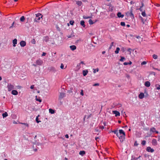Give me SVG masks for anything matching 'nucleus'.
<instances>
[{
  "mask_svg": "<svg viewBox=\"0 0 160 160\" xmlns=\"http://www.w3.org/2000/svg\"><path fill=\"white\" fill-rule=\"evenodd\" d=\"M88 72V70H83L82 71V74H83V75L84 76H86L87 75Z\"/></svg>",
  "mask_w": 160,
  "mask_h": 160,
  "instance_id": "19",
  "label": "nucleus"
},
{
  "mask_svg": "<svg viewBox=\"0 0 160 160\" xmlns=\"http://www.w3.org/2000/svg\"><path fill=\"white\" fill-rule=\"evenodd\" d=\"M36 100L37 101H38L39 102H41L42 101V100L40 99H36Z\"/></svg>",
  "mask_w": 160,
  "mask_h": 160,
  "instance_id": "55",
  "label": "nucleus"
},
{
  "mask_svg": "<svg viewBox=\"0 0 160 160\" xmlns=\"http://www.w3.org/2000/svg\"><path fill=\"white\" fill-rule=\"evenodd\" d=\"M49 112L51 114H54L55 113V111L52 109H49Z\"/></svg>",
  "mask_w": 160,
  "mask_h": 160,
  "instance_id": "24",
  "label": "nucleus"
},
{
  "mask_svg": "<svg viewBox=\"0 0 160 160\" xmlns=\"http://www.w3.org/2000/svg\"><path fill=\"white\" fill-rule=\"evenodd\" d=\"M33 150H34V151H37V149L36 148V149H33Z\"/></svg>",
  "mask_w": 160,
  "mask_h": 160,
  "instance_id": "64",
  "label": "nucleus"
},
{
  "mask_svg": "<svg viewBox=\"0 0 160 160\" xmlns=\"http://www.w3.org/2000/svg\"><path fill=\"white\" fill-rule=\"evenodd\" d=\"M20 44L21 47H24L26 46V42L25 41H22L21 42H20Z\"/></svg>",
  "mask_w": 160,
  "mask_h": 160,
  "instance_id": "8",
  "label": "nucleus"
},
{
  "mask_svg": "<svg viewBox=\"0 0 160 160\" xmlns=\"http://www.w3.org/2000/svg\"><path fill=\"white\" fill-rule=\"evenodd\" d=\"M120 50V48L118 47L116 48V50L115 51V52L116 54H118L119 53V51Z\"/></svg>",
  "mask_w": 160,
  "mask_h": 160,
  "instance_id": "29",
  "label": "nucleus"
},
{
  "mask_svg": "<svg viewBox=\"0 0 160 160\" xmlns=\"http://www.w3.org/2000/svg\"><path fill=\"white\" fill-rule=\"evenodd\" d=\"M43 63V61L40 59H39L35 61V63L32 64L34 67H36L37 66H41Z\"/></svg>",
  "mask_w": 160,
  "mask_h": 160,
  "instance_id": "3",
  "label": "nucleus"
},
{
  "mask_svg": "<svg viewBox=\"0 0 160 160\" xmlns=\"http://www.w3.org/2000/svg\"><path fill=\"white\" fill-rule=\"evenodd\" d=\"M99 128L100 129H101L103 130L104 128V126H102L101 125H100L99 127Z\"/></svg>",
  "mask_w": 160,
  "mask_h": 160,
  "instance_id": "44",
  "label": "nucleus"
},
{
  "mask_svg": "<svg viewBox=\"0 0 160 160\" xmlns=\"http://www.w3.org/2000/svg\"><path fill=\"white\" fill-rule=\"evenodd\" d=\"M83 18L84 19H87L91 18V17L86 16H83Z\"/></svg>",
  "mask_w": 160,
  "mask_h": 160,
  "instance_id": "35",
  "label": "nucleus"
},
{
  "mask_svg": "<svg viewBox=\"0 0 160 160\" xmlns=\"http://www.w3.org/2000/svg\"><path fill=\"white\" fill-rule=\"evenodd\" d=\"M134 144L135 146H137L138 145V144L137 143V141H136L135 142Z\"/></svg>",
  "mask_w": 160,
  "mask_h": 160,
  "instance_id": "52",
  "label": "nucleus"
},
{
  "mask_svg": "<svg viewBox=\"0 0 160 160\" xmlns=\"http://www.w3.org/2000/svg\"><path fill=\"white\" fill-rule=\"evenodd\" d=\"M17 43V40L15 38L14 40H12V43H13V47H15L16 46V45Z\"/></svg>",
  "mask_w": 160,
  "mask_h": 160,
  "instance_id": "10",
  "label": "nucleus"
},
{
  "mask_svg": "<svg viewBox=\"0 0 160 160\" xmlns=\"http://www.w3.org/2000/svg\"><path fill=\"white\" fill-rule=\"evenodd\" d=\"M117 16L119 18H123L124 17V15L122 14L120 12H118V13Z\"/></svg>",
  "mask_w": 160,
  "mask_h": 160,
  "instance_id": "15",
  "label": "nucleus"
},
{
  "mask_svg": "<svg viewBox=\"0 0 160 160\" xmlns=\"http://www.w3.org/2000/svg\"><path fill=\"white\" fill-rule=\"evenodd\" d=\"M14 22L12 23V26H11L10 27V28H11L13 27V26L14 25Z\"/></svg>",
  "mask_w": 160,
  "mask_h": 160,
  "instance_id": "58",
  "label": "nucleus"
},
{
  "mask_svg": "<svg viewBox=\"0 0 160 160\" xmlns=\"http://www.w3.org/2000/svg\"><path fill=\"white\" fill-rule=\"evenodd\" d=\"M70 49L72 51H74L76 49V47L74 45L70 46Z\"/></svg>",
  "mask_w": 160,
  "mask_h": 160,
  "instance_id": "12",
  "label": "nucleus"
},
{
  "mask_svg": "<svg viewBox=\"0 0 160 160\" xmlns=\"http://www.w3.org/2000/svg\"><path fill=\"white\" fill-rule=\"evenodd\" d=\"M14 85L12 84L11 83H9L8 84L7 87L8 88V91H10L14 89Z\"/></svg>",
  "mask_w": 160,
  "mask_h": 160,
  "instance_id": "4",
  "label": "nucleus"
},
{
  "mask_svg": "<svg viewBox=\"0 0 160 160\" xmlns=\"http://www.w3.org/2000/svg\"><path fill=\"white\" fill-rule=\"evenodd\" d=\"M120 25L123 26H125V23L124 22H121L120 23Z\"/></svg>",
  "mask_w": 160,
  "mask_h": 160,
  "instance_id": "38",
  "label": "nucleus"
},
{
  "mask_svg": "<svg viewBox=\"0 0 160 160\" xmlns=\"http://www.w3.org/2000/svg\"><path fill=\"white\" fill-rule=\"evenodd\" d=\"M123 64L124 65H128V62H125L123 63Z\"/></svg>",
  "mask_w": 160,
  "mask_h": 160,
  "instance_id": "51",
  "label": "nucleus"
},
{
  "mask_svg": "<svg viewBox=\"0 0 160 160\" xmlns=\"http://www.w3.org/2000/svg\"><path fill=\"white\" fill-rule=\"evenodd\" d=\"M144 97V94L143 92H141L138 96L139 98L141 99L143 98Z\"/></svg>",
  "mask_w": 160,
  "mask_h": 160,
  "instance_id": "9",
  "label": "nucleus"
},
{
  "mask_svg": "<svg viewBox=\"0 0 160 160\" xmlns=\"http://www.w3.org/2000/svg\"><path fill=\"white\" fill-rule=\"evenodd\" d=\"M146 150L148 152H152L154 151V149L150 147H147Z\"/></svg>",
  "mask_w": 160,
  "mask_h": 160,
  "instance_id": "6",
  "label": "nucleus"
},
{
  "mask_svg": "<svg viewBox=\"0 0 160 160\" xmlns=\"http://www.w3.org/2000/svg\"><path fill=\"white\" fill-rule=\"evenodd\" d=\"M75 36V35H74L73 33H72L70 35H68L67 36V37L68 38H72L73 37Z\"/></svg>",
  "mask_w": 160,
  "mask_h": 160,
  "instance_id": "22",
  "label": "nucleus"
},
{
  "mask_svg": "<svg viewBox=\"0 0 160 160\" xmlns=\"http://www.w3.org/2000/svg\"><path fill=\"white\" fill-rule=\"evenodd\" d=\"M105 53V52L104 51H103L102 52V54H104Z\"/></svg>",
  "mask_w": 160,
  "mask_h": 160,
  "instance_id": "63",
  "label": "nucleus"
},
{
  "mask_svg": "<svg viewBox=\"0 0 160 160\" xmlns=\"http://www.w3.org/2000/svg\"><path fill=\"white\" fill-rule=\"evenodd\" d=\"M34 88V85H32L31 86L30 88L31 89H33Z\"/></svg>",
  "mask_w": 160,
  "mask_h": 160,
  "instance_id": "50",
  "label": "nucleus"
},
{
  "mask_svg": "<svg viewBox=\"0 0 160 160\" xmlns=\"http://www.w3.org/2000/svg\"><path fill=\"white\" fill-rule=\"evenodd\" d=\"M132 9L131 8L130 12H128L126 13V14L128 16L132 18H134V15L132 13Z\"/></svg>",
  "mask_w": 160,
  "mask_h": 160,
  "instance_id": "5",
  "label": "nucleus"
},
{
  "mask_svg": "<svg viewBox=\"0 0 160 160\" xmlns=\"http://www.w3.org/2000/svg\"><path fill=\"white\" fill-rule=\"evenodd\" d=\"M112 132H113L115 134H116L117 136L118 137V136H119V134L118 133L117 130L114 131H112Z\"/></svg>",
  "mask_w": 160,
  "mask_h": 160,
  "instance_id": "28",
  "label": "nucleus"
},
{
  "mask_svg": "<svg viewBox=\"0 0 160 160\" xmlns=\"http://www.w3.org/2000/svg\"><path fill=\"white\" fill-rule=\"evenodd\" d=\"M113 42H112L111 43V47H112L113 45Z\"/></svg>",
  "mask_w": 160,
  "mask_h": 160,
  "instance_id": "61",
  "label": "nucleus"
},
{
  "mask_svg": "<svg viewBox=\"0 0 160 160\" xmlns=\"http://www.w3.org/2000/svg\"><path fill=\"white\" fill-rule=\"evenodd\" d=\"M156 5L157 7H159L160 6V4L158 3L156 4Z\"/></svg>",
  "mask_w": 160,
  "mask_h": 160,
  "instance_id": "59",
  "label": "nucleus"
},
{
  "mask_svg": "<svg viewBox=\"0 0 160 160\" xmlns=\"http://www.w3.org/2000/svg\"><path fill=\"white\" fill-rule=\"evenodd\" d=\"M112 112L113 114H115V116L116 117L120 116V113L118 111H112Z\"/></svg>",
  "mask_w": 160,
  "mask_h": 160,
  "instance_id": "7",
  "label": "nucleus"
},
{
  "mask_svg": "<svg viewBox=\"0 0 160 160\" xmlns=\"http://www.w3.org/2000/svg\"><path fill=\"white\" fill-rule=\"evenodd\" d=\"M141 14L144 17H145L146 16V13L145 12H142Z\"/></svg>",
  "mask_w": 160,
  "mask_h": 160,
  "instance_id": "37",
  "label": "nucleus"
},
{
  "mask_svg": "<svg viewBox=\"0 0 160 160\" xmlns=\"http://www.w3.org/2000/svg\"><path fill=\"white\" fill-rule=\"evenodd\" d=\"M25 20V18L24 16H22L20 18V20L21 22H23Z\"/></svg>",
  "mask_w": 160,
  "mask_h": 160,
  "instance_id": "21",
  "label": "nucleus"
},
{
  "mask_svg": "<svg viewBox=\"0 0 160 160\" xmlns=\"http://www.w3.org/2000/svg\"><path fill=\"white\" fill-rule=\"evenodd\" d=\"M144 85L145 86L148 87L150 86V83L149 81L145 82L144 83Z\"/></svg>",
  "mask_w": 160,
  "mask_h": 160,
  "instance_id": "13",
  "label": "nucleus"
},
{
  "mask_svg": "<svg viewBox=\"0 0 160 160\" xmlns=\"http://www.w3.org/2000/svg\"><path fill=\"white\" fill-rule=\"evenodd\" d=\"M65 96V93H61L60 95L59 96V98H62Z\"/></svg>",
  "mask_w": 160,
  "mask_h": 160,
  "instance_id": "16",
  "label": "nucleus"
},
{
  "mask_svg": "<svg viewBox=\"0 0 160 160\" xmlns=\"http://www.w3.org/2000/svg\"><path fill=\"white\" fill-rule=\"evenodd\" d=\"M120 58H121L120 59V61L121 62H123L125 60V58L124 57L121 56Z\"/></svg>",
  "mask_w": 160,
  "mask_h": 160,
  "instance_id": "30",
  "label": "nucleus"
},
{
  "mask_svg": "<svg viewBox=\"0 0 160 160\" xmlns=\"http://www.w3.org/2000/svg\"><path fill=\"white\" fill-rule=\"evenodd\" d=\"M35 17L34 19V22H39L41 20V18H42V16L40 13L35 14Z\"/></svg>",
  "mask_w": 160,
  "mask_h": 160,
  "instance_id": "2",
  "label": "nucleus"
},
{
  "mask_svg": "<svg viewBox=\"0 0 160 160\" xmlns=\"http://www.w3.org/2000/svg\"><path fill=\"white\" fill-rule=\"evenodd\" d=\"M81 67V63H78L76 66V68L78 70H79Z\"/></svg>",
  "mask_w": 160,
  "mask_h": 160,
  "instance_id": "23",
  "label": "nucleus"
},
{
  "mask_svg": "<svg viewBox=\"0 0 160 160\" xmlns=\"http://www.w3.org/2000/svg\"><path fill=\"white\" fill-rule=\"evenodd\" d=\"M80 94L82 96L84 95L83 91L82 90H81V92H80Z\"/></svg>",
  "mask_w": 160,
  "mask_h": 160,
  "instance_id": "45",
  "label": "nucleus"
},
{
  "mask_svg": "<svg viewBox=\"0 0 160 160\" xmlns=\"http://www.w3.org/2000/svg\"><path fill=\"white\" fill-rule=\"evenodd\" d=\"M152 144L154 146H156L157 144V142L156 139H153L152 140Z\"/></svg>",
  "mask_w": 160,
  "mask_h": 160,
  "instance_id": "11",
  "label": "nucleus"
},
{
  "mask_svg": "<svg viewBox=\"0 0 160 160\" xmlns=\"http://www.w3.org/2000/svg\"><path fill=\"white\" fill-rule=\"evenodd\" d=\"M80 63H81V64H85V63L83 61H81Z\"/></svg>",
  "mask_w": 160,
  "mask_h": 160,
  "instance_id": "57",
  "label": "nucleus"
},
{
  "mask_svg": "<svg viewBox=\"0 0 160 160\" xmlns=\"http://www.w3.org/2000/svg\"><path fill=\"white\" fill-rule=\"evenodd\" d=\"M85 22L83 20H82L80 22L81 25L83 26V28H85V25L84 24Z\"/></svg>",
  "mask_w": 160,
  "mask_h": 160,
  "instance_id": "20",
  "label": "nucleus"
},
{
  "mask_svg": "<svg viewBox=\"0 0 160 160\" xmlns=\"http://www.w3.org/2000/svg\"><path fill=\"white\" fill-rule=\"evenodd\" d=\"M143 6H144L143 4L142 3V6L140 7L142 8Z\"/></svg>",
  "mask_w": 160,
  "mask_h": 160,
  "instance_id": "62",
  "label": "nucleus"
},
{
  "mask_svg": "<svg viewBox=\"0 0 160 160\" xmlns=\"http://www.w3.org/2000/svg\"><path fill=\"white\" fill-rule=\"evenodd\" d=\"M46 55V53L44 52H43L42 54V56H45Z\"/></svg>",
  "mask_w": 160,
  "mask_h": 160,
  "instance_id": "49",
  "label": "nucleus"
},
{
  "mask_svg": "<svg viewBox=\"0 0 160 160\" xmlns=\"http://www.w3.org/2000/svg\"><path fill=\"white\" fill-rule=\"evenodd\" d=\"M85 154V152L84 151H81L79 152V154L82 156H83Z\"/></svg>",
  "mask_w": 160,
  "mask_h": 160,
  "instance_id": "17",
  "label": "nucleus"
},
{
  "mask_svg": "<svg viewBox=\"0 0 160 160\" xmlns=\"http://www.w3.org/2000/svg\"><path fill=\"white\" fill-rule=\"evenodd\" d=\"M65 137L67 138H69V136L68 135V134H66L65 135Z\"/></svg>",
  "mask_w": 160,
  "mask_h": 160,
  "instance_id": "53",
  "label": "nucleus"
},
{
  "mask_svg": "<svg viewBox=\"0 0 160 160\" xmlns=\"http://www.w3.org/2000/svg\"><path fill=\"white\" fill-rule=\"evenodd\" d=\"M39 116V115H38V116H37V117H36V121L38 123H39V122H41V121H38V117Z\"/></svg>",
  "mask_w": 160,
  "mask_h": 160,
  "instance_id": "33",
  "label": "nucleus"
},
{
  "mask_svg": "<svg viewBox=\"0 0 160 160\" xmlns=\"http://www.w3.org/2000/svg\"><path fill=\"white\" fill-rule=\"evenodd\" d=\"M70 24L71 25H73L74 23V21H70L69 22Z\"/></svg>",
  "mask_w": 160,
  "mask_h": 160,
  "instance_id": "41",
  "label": "nucleus"
},
{
  "mask_svg": "<svg viewBox=\"0 0 160 160\" xmlns=\"http://www.w3.org/2000/svg\"><path fill=\"white\" fill-rule=\"evenodd\" d=\"M155 87L157 90L160 89V85L159 84H156L155 85Z\"/></svg>",
  "mask_w": 160,
  "mask_h": 160,
  "instance_id": "26",
  "label": "nucleus"
},
{
  "mask_svg": "<svg viewBox=\"0 0 160 160\" xmlns=\"http://www.w3.org/2000/svg\"><path fill=\"white\" fill-rule=\"evenodd\" d=\"M21 123L22 124L24 125L25 126H27L28 127V126H29L28 124L27 123Z\"/></svg>",
  "mask_w": 160,
  "mask_h": 160,
  "instance_id": "42",
  "label": "nucleus"
},
{
  "mask_svg": "<svg viewBox=\"0 0 160 160\" xmlns=\"http://www.w3.org/2000/svg\"><path fill=\"white\" fill-rule=\"evenodd\" d=\"M146 142L145 140H143L142 141L141 143L143 145H144L146 144Z\"/></svg>",
  "mask_w": 160,
  "mask_h": 160,
  "instance_id": "39",
  "label": "nucleus"
},
{
  "mask_svg": "<svg viewBox=\"0 0 160 160\" xmlns=\"http://www.w3.org/2000/svg\"><path fill=\"white\" fill-rule=\"evenodd\" d=\"M152 57L155 59H157L158 58V56L156 54H153L152 55Z\"/></svg>",
  "mask_w": 160,
  "mask_h": 160,
  "instance_id": "36",
  "label": "nucleus"
},
{
  "mask_svg": "<svg viewBox=\"0 0 160 160\" xmlns=\"http://www.w3.org/2000/svg\"><path fill=\"white\" fill-rule=\"evenodd\" d=\"M103 124L104 126H105L106 125V122H103Z\"/></svg>",
  "mask_w": 160,
  "mask_h": 160,
  "instance_id": "56",
  "label": "nucleus"
},
{
  "mask_svg": "<svg viewBox=\"0 0 160 160\" xmlns=\"http://www.w3.org/2000/svg\"><path fill=\"white\" fill-rule=\"evenodd\" d=\"M60 68L62 69H64V65L62 63L61 64L60 66Z\"/></svg>",
  "mask_w": 160,
  "mask_h": 160,
  "instance_id": "40",
  "label": "nucleus"
},
{
  "mask_svg": "<svg viewBox=\"0 0 160 160\" xmlns=\"http://www.w3.org/2000/svg\"><path fill=\"white\" fill-rule=\"evenodd\" d=\"M139 9L140 10V11L141 12H142V7H140V8Z\"/></svg>",
  "mask_w": 160,
  "mask_h": 160,
  "instance_id": "54",
  "label": "nucleus"
},
{
  "mask_svg": "<svg viewBox=\"0 0 160 160\" xmlns=\"http://www.w3.org/2000/svg\"><path fill=\"white\" fill-rule=\"evenodd\" d=\"M12 94L14 95H17L18 94V92L15 90H12Z\"/></svg>",
  "mask_w": 160,
  "mask_h": 160,
  "instance_id": "14",
  "label": "nucleus"
},
{
  "mask_svg": "<svg viewBox=\"0 0 160 160\" xmlns=\"http://www.w3.org/2000/svg\"><path fill=\"white\" fill-rule=\"evenodd\" d=\"M150 131L154 132H156V129L155 128H152L150 129Z\"/></svg>",
  "mask_w": 160,
  "mask_h": 160,
  "instance_id": "31",
  "label": "nucleus"
},
{
  "mask_svg": "<svg viewBox=\"0 0 160 160\" xmlns=\"http://www.w3.org/2000/svg\"><path fill=\"white\" fill-rule=\"evenodd\" d=\"M119 136L118 138L120 140L121 142H123L124 139V137L125 136V133L123 130L120 129L119 130Z\"/></svg>",
  "mask_w": 160,
  "mask_h": 160,
  "instance_id": "1",
  "label": "nucleus"
},
{
  "mask_svg": "<svg viewBox=\"0 0 160 160\" xmlns=\"http://www.w3.org/2000/svg\"><path fill=\"white\" fill-rule=\"evenodd\" d=\"M76 3L79 6H81L82 4V2L81 1H77L76 2Z\"/></svg>",
  "mask_w": 160,
  "mask_h": 160,
  "instance_id": "18",
  "label": "nucleus"
},
{
  "mask_svg": "<svg viewBox=\"0 0 160 160\" xmlns=\"http://www.w3.org/2000/svg\"><path fill=\"white\" fill-rule=\"evenodd\" d=\"M132 63V62L131 61H129V62H128V65H131Z\"/></svg>",
  "mask_w": 160,
  "mask_h": 160,
  "instance_id": "60",
  "label": "nucleus"
},
{
  "mask_svg": "<svg viewBox=\"0 0 160 160\" xmlns=\"http://www.w3.org/2000/svg\"><path fill=\"white\" fill-rule=\"evenodd\" d=\"M99 84L98 83H95L93 85V86H98L99 85Z\"/></svg>",
  "mask_w": 160,
  "mask_h": 160,
  "instance_id": "46",
  "label": "nucleus"
},
{
  "mask_svg": "<svg viewBox=\"0 0 160 160\" xmlns=\"http://www.w3.org/2000/svg\"><path fill=\"white\" fill-rule=\"evenodd\" d=\"M90 25L94 23V22H93V21L91 19H89L88 21Z\"/></svg>",
  "mask_w": 160,
  "mask_h": 160,
  "instance_id": "32",
  "label": "nucleus"
},
{
  "mask_svg": "<svg viewBox=\"0 0 160 160\" xmlns=\"http://www.w3.org/2000/svg\"><path fill=\"white\" fill-rule=\"evenodd\" d=\"M131 49L130 48H129L128 49V52H129V54H130L131 53Z\"/></svg>",
  "mask_w": 160,
  "mask_h": 160,
  "instance_id": "48",
  "label": "nucleus"
},
{
  "mask_svg": "<svg viewBox=\"0 0 160 160\" xmlns=\"http://www.w3.org/2000/svg\"><path fill=\"white\" fill-rule=\"evenodd\" d=\"M134 36L137 39H140L141 41H142V39L139 36L135 35Z\"/></svg>",
  "mask_w": 160,
  "mask_h": 160,
  "instance_id": "25",
  "label": "nucleus"
},
{
  "mask_svg": "<svg viewBox=\"0 0 160 160\" xmlns=\"http://www.w3.org/2000/svg\"><path fill=\"white\" fill-rule=\"evenodd\" d=\"M146 64V62L145 61H143L141 63L142 65H145Z\"/></svg>",
  "mask_w": 160,
  "mask_h": 160,
  "instance_id": "47",
  "label": "nucleus"
},
{
  "mask_svg": "<svg viewBox=\"0 0 160 160\" xmlns=\"http://www.w3.org/2000/svg\"><path fill=\"white\" fill-rule=\"evenodd\" d=\"M8 116V113L5 112L4 113H3L2 114V116L3 118H4L5 117H6Z\"/></svg>",
  "mask_w": 160,
  "mask_h": 160,
  "instance_id": "27",
  "label": "nucleus"
},
{
  "mask_svg": "<svg viewBox=\"0 0 160 160\" xmlns=\"http://www.w3.org/2000/svg\"><path fill=\"white\" fill-rule=\"evenodd\" d=\"M35 42H36L34 39L32 40V41H31V42L33 44H35Z\"/></svg>",
  "mask_w": 160,
  "mask_h": 160,
  "instance_id": "43",
  "label": "nucleus"
},
{
  "mask_svg": "<svg viewBox=\"0 0 160 160\" xmlns=\"http://www.w3.org/2000/svg\"><path fill=\"white\" fill-rule=\"evenodd\" d=\"M93 72L94 73H95L96 72V71L98 72L99 71V69L98 68H97L96 69H93Z\"/></svg>",
  "mask_w": 160,
  "mask_h": 160,
  "instance_id": "34",
  "label": "nucleus"
}]
</instances>
